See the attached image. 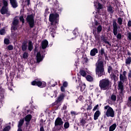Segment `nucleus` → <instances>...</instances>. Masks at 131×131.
<instances>
[{
    "label": "nucleus",
    "mask_w": 131,
    "mask_h": 131,
    "mask_svg": "<svg viewBox=\"0 0 131 131\" xmlns=\"http://www.w3.org/2000/svg\"><path fill=\"white\" fill-rule=\"evenodd\" d=\"M99 104H97L93 109V111H96V110H99Z\"/></svg>",
    "instance_id": "6e6d98bb"
},
{
    "label": "nucleus",
    "mask_w": 131,
    "mask_h": 131,
    "mask_svg": "<svg viewBox=\"0 0 131 131\" xmlns=\"http://www.w3.org/2000/svg\"><path fill=\"white\" fill-rule=\"evenodd\" d=\"M98 53V49L96 48H93L92 50L90 51V56H92V57H94L97 55Z\"/></svg>",
    "instance_id": "2eb2a0df"
},
{
    "label": "nucleus",
    "mask_w": 131,
    "mask_h": 131,
    "mask_svg": "<svg viewBox=\"0 0 131 131\" xmlns=\"http://www.w3.org/2000/svg\"><path fill=\"white\" fill-rule=\"evenodd\" d=\"M111 82L108 78H105L99 81V87L101 91H108L110 88Z\"/></svg>",
    "instance_id": "7ed1b4c3"
},
{
    "label": "nucleus",
    "mask_w": 131,
    "mask_h": 131,
    "mask_svg": "<svg viewBox=\"0 0 131 131\" xmlns=\"http://www.w3.org/2000/svg\"><path fill=\"white\" fill-rule=\"evenodd\" d=\"M3 6L0 10V13L2 15H5L9 11V4L8 0H2Z\"/></svg>",
    "instance_id": "423d86ee"
},
{
    "label": "nucleus",
    "mask_w": 131,
    "mask_h": 131,
    "mask_svg": "<svg viewBox=\"0 0 131 131\" xmlns=\"http://www.w3.org/2000/svg\"><path fill=\"white\" fill-rule=\"evenodd\" d=\"M128 78L130 80L131 79V70L129 71L128 75Z\"/></svg>",
    "instance_id": "bf43d9fd"
},
{
    "label": "nucleus",
    "mask_w": 131,
    "mask_h": 131,
    "mask_svg": "<svg viewBox=\"0 0 131 131\" xmlns=\"http://www.w3.org/2000/svg\"><path fill=\"white\" fill-rule=\"evenodd\" d=\"M63 120H62V118L60 117H57L55 121V126H60V128L61 127L63 128Z\"/></svg>",
    "instance_id": "9b49d317"
},
{
    "label": "nucleus",
    "mask_w": 131,
    "mask_h": 131,
    "mask_svg": "<svg viewBox=\"0 0 131 131\" xmlns=\"http://www.w3.org/2000/svg\"><path fill=\"white\" fill-rule=\"evenodd\" d=\"M120 90V94H121V95H124V92H123V91L124 90V88L122 89H119Z\"/></svg>",
    "instance_id": "680f3d73"
},
{
    "label": "nucleus",
    "mask_w": 131,
    "mask_h": 131,
    "mask_svg": "<svg viewBox=\"0 0 131 131\" xmlns=\"http://www.w3.org/2000/svg\"><path fill=\"white\" fill-rule=\"evenodd\" d=\"M102 26H98V27L97 28V33H98V34H100V33H101V32H102Z\"/></svg>",
    "instance_id": "2f4dec72"
},
{
    "label": "nucleus",
    "mask_w": 131,
    "mask_h": 131,
    "mask_svg": "<svg viewBox=\"0 0 131 131\" xmlns=\"http://www.w3.org/2000/svg\"><path fill=\"white\" fill-rule=\"evenodd\" d=\"M116 95L114 93H113L111 97V99L113 102H115L116 101Z\"/></svg>",
    "instance_id": "72a5a7b5"
},
{
    "label": "nucleus",
    "mask_w": 131,
    "mask_h": 131,
    "mask_svg": "<svg viewBox=\"0 0 131 131\" xmlns=\"http://www.w3.org/2000/svg\"><path fill=\"white\" fill-rule=\"evenodd\" d=\"M29 55H28V53L25 52L24 54H23V59H27L28 58Z\"/></svg>",
    "instance_id": "ea45409f"
},
{
    "label": "nucleus",
    "mask_w": 131,
    "mask_h": 131,
    "mask_svg": "<svg viewBox=\"0 0 131 131\" xmlns=\"http://www.w3.org/2000/svg\"><path fill=\"white\" fill-rule=\"evenodd\" d=\"M111 78L113 79V80H114V81H116V75L115 74H112L111 75Z\"/></svg>",
    "instance_id": "37998d69"
},
{
    "label": "nucleus",
    "mask_w": 131,
    "mask_h": 131,
    "mask_svg": "<svg viewBox=\"0 0 131 131\" xmlns=\"http://www.w3.org/2000/svg\"><path fill=\"white\" fill-rule=\"evenodd\" d=\"M10 129H11V126L7 125L3 129V131H10Z\"/></svg>",
    "instance_id": "4c0bfd02"
},
{
    "label": "nucleus",
    "mask_w": 131,
    "mask_h": 131,
    "mask_svg": "<svg viewBox=\"0 0 131 131\" xmlns=\"http://www.w3.org/2000/svg\"><path fill=\"white\" fill-rule=\"evenodd\" d=\"M0 92H1V95L2 97H4V94H5V89H3V87L0 86Z\"/></svg>",
    "instance_id": "79ce46f5"
},
{
    "label": "nucleus",
    "mask_w": 131,
    "mask_h": 131,
    "mask_svg": "<svg viewBox=\"0 0 131 131\" xmlns=\"http://www.w3.org/2000/svg\"><path fill=\"white\" fill-rule=\"evenodd\" d=\"M126 105L128 107H130V106H131V96L128 97V101L127 102Z\"/></svg>",
    "instance_id": "58836bf2"
},
{
    "label": "nucleus",
    "mask_w": 131,
    "mask_h": 131,
    "mask_svg": "<svg viewBox=\"0 0 131 131\" xmlns=\"http://www.w3.org/2000/svg\"><path fill=\"white\" fill-rule=\"evenodd\" d=\"M101 40H102V41H104L105 43H107V45H110V46H111L110 42L107 40V39H106L105 37H101Z\"/></svg>",
    "instance_id": "f704fd0d"
},
{
    "label": "nucleus",
    "mask_w": 131,
    "mask_h": 131,
    "mask_svg": "<svg viewBox=\"0 0 131 131\" xmlns=\"http://www.w3.org/2000/svg\"><path fill=\"white\" fill-rule=\"evenodd\" d=\"M67 109V105L66 104H64L62 107V110H66Z\"/></svg>",
    "instance_id": "0e129e2a"
},
{
    "label": "nucleus",
    "mask_w": 131,
    "mask_h": 131,
    "mask_svg": "<svg viewBox=\"0 0 131 131\" xmlns=\"http://www.w3.org/2000/svg\"><path fill=\"white\" fill-rule=\"evenodd\" d=\"M26 20L30 28H33L35 26V20H34V15L33 14L28 15Z\"/></svg>",
    "instance_id": "39448f33"
},
{
    "label": "nucleus",
    "mask_w": 131,
    "mask_h": 131,
    "mask_svg": "<svg viewBox=\"0 0 131 131\" xmlns=\"http://www.w3.org/2000/svg\"><path fill=\"white\" fill-rule=\"evenodd\" d=\"M111 71H112V67L108 66L107 68L108 73H111Z\"/></svg>",
    "instance_id": "5fc2aeb1"
},
{
    "label": "nucleus",
    "mask_w": 131,
    "mask_h": 131,
    "mask_svg": "<svg viewBox=\"0 0 131 131\" xmlns=\"http://www.w3.org/2000/svg\"><path fill=\"white\" fill-rule=\"evenodd\" d=\"M128 27H131V20H129L127 23Z\"/></svg>",
    "instance_id": "338daca9"
},
{
    "label": "nucleus",
    "mask_w": 131,
    "mask_h": 131,
    "mask_svg": "<svg viewBox=\"0 0 131 131\" xmlns=\"http://www.w3.org/2000/svg\"><path fill=\"white\" fill-rule=\"evenodd\" d=\"M38 46L37 44L35 46L34 49V53L35 54V53H37L38 52Z\"/></svg>",
    "instance_id": "49530a36"
},
{
    "label": "nucleus",
    "mask_w": 131,
    "mask_h": 131,
    "mask_svg": "<svg viewBox=\"0 0 131 131\" xmlns=\"http://www.w3.org/2000/svg\"><path fill=\"white\" fill-rule=\"evenodd\" d=\"M17 26H13L11 27V29L14 30V31L18 30V27H16Z\"/></svg>",
    "instance_id": "4d7b16f0"
},
{
    "label": "nucleus",
    "mask_w": 131,
    "mask_h": 131,
    "mask_svg": "<svg viewBox=\"0 0 131 131\" xmlns=\"http://www.w3.org/2000/svg\"><path fill=\"white\" fill-rule=\"evenodd\" d=\"M36 61L37 63H39L42 61V57H41V54L40 52H37L36 55Z\"/></svg>",
    "instance_id": "a211bd4d"
},
{
    "label": "nucleus",
    "mask_w": 131,
    "mask_h": 131,
    "mask_svg": "<svg viewBox=\"0 0 131 131\" xmlns=\"http://www.w3.org/2000/svg\"><path fill=\"white\" fill-rule=\"evenodd\" d=\"M32 118V115L29 114L25 117V121H26V122H30Z\"/></svg>",
    "instance_id": "412c9836"
},
{
    "label": "nucleus",
    "mask_w": 131,
    "mask_h": 131,
    "mask_svg": "<svg viewBox=\"0 0 131 131\" xmlns=\"http://www.w3.org/2000/svg\"><path fill=\"white\" fill-rule=\"evenodd\" d=\"M64 128L65 129H67V128H69V126H70V124L69 123V122L67 121L64 124Z\"/></svg>",
    "instance_id": "473e14b6"
},
{
    "label": "nucleus",
    "mask_w": 131,
    "mask_h": 131,
    "mask_svg": "<svg viewBox=\"0 0 131 131\" xmlns=\"http://www.w3.org/2000/svg\"><path fill=\"white\" fill-rule=\"evenodd\" d=\"M98 7L97 10H102V9H103V5L100 3H98Z\"/></svg>",
    "instance_id": "de8ad7c7"
},
{
    "label": "nucleus",
    "mask_w": 131,
    "mask_h": 131,
    "mask_svg": "<svg viewBox=\"0 0 131 131\" xmlns=\"http://www.w3.org/2000/svg\"><path fill=\"white\" fill-rule=\"evenodd\" d=\"M117 126V125H116V123L113 124V125L110 126L109 131L115 130V128H116Z\"/></svg>",
    "instance_id": "393cba45"
},
{
    "label": "nucleus",
    "mask_w": 131,
    "mask_h": 131,
    "mask_svg": "<svg viewBox=\"0 0 131 131\" xmlns=\"http://www.w3.org/2000/svg\"><path fill=\"white\" fill-rule=\"evenodd\" d=\"M28 42L27 40H24L21 43V50L23 52H26L27 51V48H28V45H27Z\"/></svg>",
    "instance_id": "f8f14e48"
},
{
    "label": "nucleus",
    "mask_w": 131,
    "mask_h": 131,
    "mask_svg": "<svg viewBox=\"0 0 131 131\" xmlns=\"http://www.w3.org/2000/svg\"><path fill=\"white\" fill-rule=\"evenodd\" d=\"M71 114L72 116H76V115H78V113L75 111H72L71 112Z\"/></svg>",
    "instance_id": "a18cd8bd"
},
{
    "label": "nucleus",
    "mask_w": 131,
    "mask_h": 131,
    "mask_svg": "<svg viewBox=\"0 0 131 131\" xmlns=\"http://www.w3.org/2000/svg\"><path fill=\"white\" fill-rule=\"evenodd\" d=\"M105 115L107 117H114L115 116V112L112 107H109L106 112Z\"/></svg>",
    "instance_id": "9d476101"
},
{
    "label": "nucleus",
    "mask_w": 131,
    "mask_h": 131,
    "mask_svg": "<svg viewBox=\"0 0 131 131\" xmlns=\"http://www.w3.org/2000/svg\"><path fill=\"white\" fill-rule=\"evenodd\" d=\"M31 84L35 86H38L40 89H43V88H46L47 86V83L46 82H41V81L39 80H34L31 82Z\"/></svg>",
    "instance_id": "6e6552de"
},
{
    "label": "nucleus",
    "mask_w": 131,
    "mask_h": 131,
    "mask_svg": "<svg viewBox=\"0 0 131 131\" xmlns=\"http://www.w3.org/2000/svg\"><path fill=\"white\" fill-rule=\"evenodd\" d=\"M48 14H50V11H49V8H47L45 10V16H47Z\"/></svg>",
    "instance_id": "864d4df0"
},
{
    "label": "nucleus",
    "mask_w": 131,
    "mask_h": 131,
    "mask_svg": "<svg viewBox=\"0 0 131 131\" xmlns=\"http://www.w3.org/2000/svg\"><path fill=\"white\" fill-rule=\"evenodd\" d=\"M127 80V78L126 77H125L122 74H120V81H122V82H124V81H126Z\"/></svg>",
    "instance_id": "4be33fe9"
},
{
    "label": "nucleus",
    "mask_w": 131,
    "mask_h": 131,
    "mask_svg": "<svg viewBox=\"0 0 131 131\" xmlns=\"http://www.w3.org/2000/svg\"><path fill=\"white\" fill-rule=\"evenodd\" d=\"M86 79L88 81H90V82L94 81V78L90 75L86 76Z\"/></svg>",
    "instance_id": "a878e982"
},
{
    "label": "nucleus",
    "mask_w": 131,
    "mask_h": 131,
    "mask_svg": "<svg viewBox=\"0 0 131 131\" xmlns=\"http://www.w3.org/2000/svg\"><path fill=\"white\" fill-rule=\"evenodd\" d=\"M90 105H88V107L86 108V110L89 111V110H92L93 109V106H92V104H93V102H92V100H89Z\"/></svg>",
    "instance_id": "cd10ccee"
},
{
    "label": "nucleus",
    "mask_w": 131,
    "mask_h": 131,
    "mask_svg": "<svg viewBox=\"0 0 131 131\" xmlns=\"http://www.w3.org/2000/svg\"><path fill=\"white\" fill-rule=\"evenodd\" d=\"M88 120V115L86 113H84L83 118H80L79 123H78V125L82 126V127H84Z\"/></svg>",
    "instance_id": "1a4fd4ad"
},
{
    "label": "nucleus",
    "mask_w": 131,
    "mask_h": 131,
    "mask_svg": "<svg viewBox=\"0 0 131 131\" xmlns=\"http://www.w3.org/2000/svg\"><path fill=\"white\" fill-rule=\"evenodd\" d=\"M85 87H86V85H85V83H84V84H82L81 83V82H80L79 83V85L77 86V90H78V89H80V92H83V91H84V90H85Z\"/></svg>",
    "instance_id": "4468645a"
},
{
    "label": "nucleus",
    "mask_w": 131,
    "mask_h": 131,
    "mask_svg": "<svg viewBox=\"0 0 131 131\" xmlns=\"http://www.w3.org/2000/svg\"><path fill=\"white\" fill-rule=\"evenodd\" d=\"M6 32V30L5 29H2L0 30L1 35H5V33Z\"/></svg>",
    "instance_id": "09e8293b"
},
{
    "label": "nucleus",
    "mask_w": 131,
    "mask_h": 131,
    "mask_svg": "<svg viewBox=\"0 0 131 131\" xmlns=\"http://www.w3.org/2000/svg\"><path fill=\"white\" fill-rule=\"evenodd\" d=\"M49 30L50 31V33H51L52 36H53V37H54V36H53V34H54V33H55V28H54V27H53V26L50 27Z\"/></svg>",
    "instance_id": "7c9ffc66"
},
{
    "label": "nucleus",
    "mask_w": 131,
    "mask_h": 131,
    "mask_svg": "<svg viewBox=\"0 0 131 131\" xmlns=\"http://www.w3.org/2000/svg\"><path fill=\"white\" fill-rule=\"evenodd\" d=\"M118 90H121L122 89H124V86L123 85V82L121 81H120L118 83Z\"/></svg>",
    "instance_id": "b1692460"
},
{
    "label": "nucleus",
    "mask_w": 131,
    "mask_h": 131,
    "mask_svg": "<svg viewBox=\"0 0 131 131\" xmlns=\"http://www.w3.org/2000/svg\"><path fill=\"white\" fill-rule=\"evenodd\" d=\"M53 10L54 13L50 14L49 21L52 26H56L59 24V14H61V12H62V9L59 6L58 0L54 3Z\"/></svg>",
    "instance_id": "f03ea898"
},
{
    "label": "nucleus",
    "mask_w": 131,
    "mask_h": 131,
    "mask_svg": "<svg viewBox=\"0 0 131 131\" xmlns=\"http://www.w3.org/2000/svg\"><path fill=\"white\" fill-rule=\"evenodd\" d=\"M19 20L20 22L22 23V25H24V24H25V20L24 19V17H23V16H20Z\"/></svg>",
    "instance_id": "a19ab883"
},
{
    "label": "nucleus",
    "mask_w": 131,
    "mask_h": 131,
    "mask_svg": "<svg viewBox=\"0 0 131 131\" xmlns=\"http://www.w3.org/2000/svg\"><path fill=\"white\" fill-rule=\"evenodd\" d=\"M65 98V94L64 93H61L60 95L57 98V100L52 103V106L54 108V110H58L59 105H58V103H60L62 100H64Z\"/></svg>",
    "instance_id": "0eeeda50"
},
{
    "label": "nucleus",
    "mask_w": 131,
    "mask_h": 131,
    "mask_svg": "<svg viewBox=\"0 0 131 131\" xmlns=\"http://www.w3.org/2000/svg\"><path fill=\"white\" fill-rule=\"evenodd\" d=\"M40 126V131H45V128L43 127V125L42 124H39Z\"/></svg>",
    "instance_id": "603ef678"
},
{
    "label": "nucleus",
    "mask_w": 131,
    "mask_h": 131,
    "mask_svg": "<svg viewBox=\"0 0 131 131\" xmlns=\"http://www.w3.org/2000/svg\"><path fill=\"white\" fill-rule=\"evenodd\" d=\"M10 4L13 9H16V8L18 7V2H17V0H10Z\"/></svg>",
    "instance_id": "ddd939ff"
},
{
    "label": "nucleus",
    "mask_w": 131,
    "mask_h": 131,
    "mask_svg": "<svg viewBox=\"0 0 131 131\" xmlns=\"http://www.w3.org/2000/svg\"><path fill=\"white\" fill-rule=\"evenodd\" d=\"M98 60L95 64V72L98 77H102L105 75V66H104V56L107 53L105 52V48L101 47L98 51Z\"/></svg>",
    "instance_id": "f257e3e1"
},
{
    "label": "nucleus",
    "mask_w": 131,
    "mask_h": 131,
    "mask_svg": "<svg viewBox=\"0 0 131 131\" xmlns=\"http://www.w3.org/2000/svg\"><path fill=\"white\" fill-rule=\"evenodd\" d=\"M18 24H19V20L16 18V17L14 18L13 21L12 22V25H13V26H17Z\"/></svg>",
    "instance_id": "5701e85b"
},
{
    "label": "nucleus",
    "mask_w": 131,
    "mask_h": 131,
    "mask_svg": "<svg viewBox=\"0 0 131 131\" xmlns=\"http://www.w3.org/2000/svg\"><path fill=\"white\" fill-rule=\"evenodd\" d=\"M34 48V47H33V43H32V41L29 40L28 42V51H29L30 52H31V51L33 50Z\"/></svg>",
    "instance_id": "aec40b11"
},
{
    "label": "nucleus",
    "mask_w": 131,
    "mask_h": 131,
    "mask_svg": "<svg viewBox=\"0 0 131 131\" xmlns=\"http://www.w3.org/2000/svg\"><path fill=\"white\" fill-rule=\"evenodd\" d=\"M24 123V119L19 120V121L18 122V124L17 126L18 127H22Z\"/></svg>",
    "instance_id": "c756f323"
},
{
    "label": "nucleus",
    "mask_w": 131,
    "mask_h": 131,
    "mask_svg": "<svg viewBox=\"0 0 131 131\" xmlns=\"http://www.w3.org/2000/svg\"><path fill=\"white\" fill-rule=\"evenodd\" d=\"M95 91L96 93H101V90L99 89V87H96Z\"/></svg>",
    "instance_id": "13d9d810"
},
{
    "label": "nucleus",
    "mask_w": 131,
    "mask_h": 131,
    "mask_svg": "<svg viewBox=\"0 0 131 131\" xmlns=\"http://www.w3.org/2000/svg\"><path fill=\"white\" fill-rule=\"evenodd\" d=\"M101 9H97V13H98V14L99 15H101Z\"/></svg>",
    "instance_id": "774afa93"
},
{
    "label": "nucleus",
    "mask_w": 131,
    "mask_h": 131,
    "mask_svg": "<svg viewBox=\"0 0 131 131\" xmlns=\"http://www.w3.org/2000/svg\"><path fill=\"white\" fill-rule=\"evenodd\" d=\"M122 22H123V19L121 17L118 18L117 23L120 25H122Z\"/></svg>",
    "instance_id": "c9c22d12"
},
{
    "label": "nucleus",
    "mask_w": 131,
    "mask_h": 131,
    "mask_svg": "<svg viewBox=\"0 0 131 131\" xmlns=\"http://www.w3.org/2000/svg\"><path fill=\"white\" fill-rule=\"evenodd\" d=\"M126 65H130L131 64V57L129 56L125 59Z\"/></svg>",
    "instance_id": "c85d7f7f"
},
{
    "label": "nucleus",
    "mask_w": 131,
    "mask_h": 131,
    "mask_svg": "<svg viewBox=\"0 0 131 131\" xmlns=\"http://www.w3.org/2000/svg\"><path fill=\"white\" fill-rule=\"evenodd\" d=\"M7 50L8 51H13V50H14V46H13V45H9L7 47Z\"/></svg>",
    "instance_id": "c03bdc74"
},
{
    "label": "nucleus",
    "mask_w": 131,
    "mask_h": 131,
    "mask_svg": "<svg viewBox=\"0 0 131 131\" xmlns=\"http://www.w3.org/2000/svg\"><path fill=\"white\" fill-rule=\"evenodd\" d=\"M68 86V82L67 81H64L62 83V85L60 86V91L65 93V88Z\"/></svg>",
    "instance_id": "f3484780"
},
{
    "label": "nucleus",
    "mask_w": 131,
    "mask_h": 131,
    "mask_svg": "<svg viewBox=\"0 0 131 131\" xmlns=\"http://www.w3.org/2000/svg\"><path fill=\"white\" fill-rule=\"evenodd\" d=\"M48 46H49V41H48V40H45L42 42L41 48L42 50L47 49V48H48Z\"/></svg>",
    "instance_id": "dca6fc26"
},
{
    "label": "nucleus",
    "mask_w": 131,
    "mask_h": 131,
    "mask_svg": "<svg viewBox=\"0 0 131 131\" xmlns=\"http://www.w3.org/2000/svg\"><path fill=\"white\" fill-rule=\"evenodd\" d=\"M107 12L110 13V14H113L114 13V10H113V7L111 6H109L107 7Z\"/></svg>",
    "instance_id": "bb28decb"
},
{
    "label": "nucleus",
    "mask_w": 131,
    "mask_h": 131,
    "mask_svg": "<svg viewBox=\"0 0 131 131\" xmlns=\"http://www.w3.org/2000/svg\"><path fill=\"white\" fill-rule=\"evenodd\" d=\"M11 32H12L11 34H12V36H14V37H15V36H16L15 32H14L13 31H12Z\"/></svg>",
    "instance_id": "69168bd1"
},
{
    "label": "nucleus",
    "mask_w": 131,
    "mask_h": 131,
    "mask_svg": "<svg viewBox=\"0 0 131 131\" xmlns=\"http://www.w3.org/2000/svg\"><path fill=\"white\" fill-rule=\"evenodd\" d=\"M128 38L129 39V40H131V32H129L128 33Z\"/></svg>",
    "instance_id": "052dcab7"
},
{
    "label": "nucleus",
    "mask_w": 131,
    "mask_h": 131,
    "mask_svg": "<svg viewBox=\"0 0 131 131\" xmlns=\"http://www.w3.org/2000/svg\"><path fill=\"white\" fill-rule=\"evenodd\" d=\"M4 43L5 45H9L10 43V40L8 38H6L4 39Z\"/></svg>",
    "instance_id": "3c124183"
},
{
    "label": "nucleus",
    "mask_w": 131,
    "mask_h": 131,
    "mask_svg": "<svg viewBox=\"0 0 131 131\" xmlns=\"http://www.w3.org/2000/svg\"><path fill=\"white\" fill-rule=\"evenodd\" d=\"M100 115H101V112H100L99 110L96 111L94 115V120H97V119L100 117Z\"/></svg>",
    "instance_id": "6ab92c4d"
},
{
    "label": "nucleus",
    "mask_w": 131,
    "mask_h": 131,
    "mask_svg": "<svg viewBox=\"0 0 131 131\" xmlns=\"http://www.w3.org/2000/svg\"><path fill=\"white\" fill-rule=\"evenodd\" d=\"M53 96H51V98H53L54 97V98H56L57 97V91H54L52 92Z\"/></svg>",
    "instance_id": "8fccbe9b"
},
{
    "label": "nucleus",
    "mask_w": 131,
    "mask_h": 131,
    "mask_svg": "<svg viewBox=\"0 0 131 131\" xmlns=\"http://www.w3.org/2000/svg\"><path fill=\"white\" fill-rule=\"evenodd\" d=\"M113 28L114 35L117 36V39H121L122 35L121 33H118V26H117V23H116V19L113 20Z\"/></svg>",
    "instance_id": "20e7f679"
},
{
    "label": "nucleus",
    "mask_w": 131,
    "mask_h": 131,
    "mask_svg": "<svg viewBox=\"0 0 131 131\" xmlns=\"http://www.w3.org/2000/svg\"><path fill=\"white\" fill-rule=\"evenodd\" d=\"M79 73L83 77H84V76H86V73L84 71V70H81Z\"/></svg>",
    "instance_id": "e433bc0d"
},
{
    "label": "nucleus",
    "mask_w": 131,
    "mask_h": 131,
    "mask_svg": "<svg viewBox=\"0 0 131 131\" xmlns=\"http://www.w3.org/2000/svg\"><path fill=\"white\" fill-rule=\"evenodd\" d=\"M94 24L95 26H98L99 25V22H98V21L95 19L94 20Z\"/></svg>",
    "instance_id": "e2e57ef3"
}]
</instances>
